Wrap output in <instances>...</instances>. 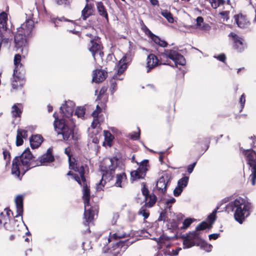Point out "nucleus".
<instances>
[{"label":"nucleus","mask_w":256,"mask_h":256,"mask_svg":"<svg viewBox=\"0 0 256 256\" xmlns=\"http://www.w3.org/2000/svg\"><path fill=\"white\" fill-rule=\"evenodd\" d=\"M78 173L81 178L83 185L82 198L84 206V216L85 222H84V224L88 226L89 224L93 222L94 216L96 214L98 215L99 206L96 203H90V186L87 184L85 177L86 170H81Z\"/></svg>","instance_id":"obj_1"},{"label":"nucleus","mask_w":256,"mask_h":256,"mask_svg":"<svg viewBox=\"0 0 256 256\" xmlns=\"http://www.w3.org/2000/svg\"><path fill=\"white\" fill-rule=\"evenodd\" d=\"M34 27L32 20H26L18 28L14 36V48L16 52L22 54H26L28 52V38L31 34Z\"/></svg>","instance_id":"obj_2"},{"label":"nucleus","mask_w":256,"mask_h":256,"mask_svg":"<svg viewBox=\"0 0 256 256\" xmlns=\"http://www.w3.org/2000/svg\"><path fill=\"white\" fill-rule=\"evenodd\" d=\"M29 148H27L20 156L15 157L12 162V173L19 177L20 170L24 175L28 170L36 166V160Z\"/></svg>","instance_id":"obj_3"},{"label":"nucleus","mask_w":256,"mask_h":256,"mask_svg":"<svg viewBox=\"0 0 256 256\" xmlns=\"http://www.w3.org/2000/svg\"><path fill=\"white\" fill-rule=\"evenodd\" d=\"M252 204L247 200L238 197L234 200L229 202L226 207L228 212H234V216L235 220L240 224L248 217L252 208Z\"/></svg>","instance_id":"obj_4"},{"label":"nucleus","mask_w":256,"mask_h":256,"mask_svg":"<svg viewBox=\"0 0 256 256\" xmlns=\"http://www.w3.org/2000/svg\"><path fill=\"white\" fill-rule=\"evenodd\" d=\"M55 131L57 136L61 138L60 140L72 142H76L78 140L76 134H74V130L66 123V120L64 118L59 119L56 118L54 122Z\"/></svg>","instance_id":"obj_5"},{"label":"nucleus","mask_w":256,"mask_h":256,"mask_svg":"<svg viewBox=\"0 0 256 256\" xmlns=\"http://www.w3.org/2000/svg\"><path fill=\"white\" fill-rule=\"evenodd\" d=\"M5 212L0 214V225L2 226L4 229L10 232H16L19 231V226L22 224V218L18 220L13 215V212L9 208L4 209Z\"/></svg>","instance_id":"obj_6"},{"label":"nucleus","mask_w":256,"mask_h":256,"mask_svg":"<svg viewBox=\"0 0 256 256\" xmlns=\"http://www.w3.org/2000/svg\"><path fill=\"white\" fill-rule=\"evenodd\" d=\"M183 239L184 248H188L197 246L206 252H210L212 248V246L202 239L200 236V233L196 232H190L186 236H183Z\"/></svg>","instance_id":"obj_7"},{"label":"nucleus","mask_w":256,"mask_h":256,"mask_svg":"<svg viewBox=\"0 0 256 256\" xmlns=\"http://www.w3.org/2000/svg\"><path fill=\"white\" fill-rule=\"evenodd\" d=\"M119 158L114 156L110 158V164L108 166H100V170L102 172V178L99 184L104 187L107 182H110L114 178L115 172L118 166Z\"/></svg>","instance_id":"obj_8"},{"label":"nucleus","mask_w":256,"mask_h":256,"mask_svg":"<svg viewBox=\"0 0 256 256\" xmlns=\"http://www.w3.org/2000/svg\"><path fill=\"white\" fill-rule=\"evenodd\" d=\"M65 154L68 157L70 168L76 172H79L87 168V159L84 156H80L76 157H72L70 150L66 148Z\"/></svg>","instance_id":"obj_9"},{"label":"nucleus","mask_w":256,"mask_h":256,"mask_svg":"<svg viewBox=\"0 0 256 256\" xmlns=\"http://www.w3.org/2000/svg\"><path fill=\"white\" fill-rule=\"evenodd\" d=\"M26 82V78L24 72L16 71L14 70L12 77L11 78L10 83L12 88L14 90H22Z\"/></svg>","instance_id":"obj_10"},{"label":"nucleus","mask_w":256,"mask_h":256,"mask_svg":"<svg viewBox=\"0 0 256 256\" xmlns=\"http://www.w3.org/2000/svg\"><path fill=\"white\" fill-rule=\"evenodd\" d=\"M87 48L94 60L96 55H98L101 58H102L104 56V47L100 39L90 40L88 44Z\"/></svg>","instance_id":"obj_11"},{"label":"nucleus","mask_w":256,"mask_h":256,"mask_svg":"<svg viewBox=\"0 0 256 256\" xmlns=\"http://www.w3.org/2000/svg\"><path fill=\"white\" fill-rule=\"evenodd\" d=\"M161 56H166L168 62H169V58L172 60L176 65L184 66L186 62L184 56L179 54L177 50H174L165 49Z\"/></svg>","instance_id":"obj_12"},{"label":"nucleus","mask_w":256,"mask_h":256,"mask_svg":"<svg viewBox=\"0 0 256 256\" xmlns=\"http://www.w3.org/2000/svg\"><path fill=\"white\" fill-rule=\"evenodd\" d=\"M228 36L232 39V48L238 52H242L246 48V43L242 37L234 32H230Z\"/></svg>","instance_id":"obj_13"},{"label":"nucleus","mask_w":256,"mask_h":256,"mask_svg":"<svg viewBox=\"0 0 256 256\" xmlns=\"http://www.w3.org/2000/svg\"><path fill=\"white\" fill-rule=\"evenodd\" d=\"M162 54V52H161L159 54L160 59L155 54H150L148 56L146 60L147 68H148L147 70L148 72L159 64H169L168 63V60H164L166 58V56H161Z\"/></svg>","instance_id":"obj_14"},{"label":"nucleus","mask_w":256,"mask_h":256,"mask_svg":"<svg viewBox=\"0 0 256 256\" xmlns=\"http://www.w3.org/2000/svg\"><path fill=\"white\" fill-rule=\"evenodd\" d=\"M242 154L246 158L247 164L252 168L256 167V152L252 148L244 149L240 148Z\"/></svg>","instance_id":"obj_15"},{"label":"nucleus","mask_w":256,"mask_h":256,"mask_svg":"<svg viewBox=\"0 0 256 256\" xmlns=\"http://www.w3.org/2000/svg\"><path fill=\"white\" fill-rule=\"evenodd\" d=\"M52 152V148H48L46 153L42 154L39 159L36 160V166L44 164L45 163H50L54 162L55 159Z\"/></svg>","instance_id":"obj_16"},{"label":"nucleus","mask_w":256,"mask_h":256,"mask_svg":"<svg viewBox=\"0 0 256 256\" xmlns=\"http://www.w3.org/2000/svg\"><path fill=\"white\" fill-rule=\"evenodd\" d=\"M96 13L94 4H86L81 12V18L86 21L90 17L94 16Z\"/></svg>","instance_id":"obj_17"},{"label":"nucleus","mask_w":256,"mask_h":256,"mask_svg":"<svg viewBox=\"0 0 256 256\" xmlns=\"http://www.w3.org/2000/svg\"><path fill=\"white\" fill-rule=\"evenodd\" d=\"M170 176L167 174L160 176L158 180L156 186L163 194L166 192L167 186L168 182H170Z\"/></svg>","instance_id":"obj_18"},{"label":"nucleus","mask_w":256,"mask_h":256,"mask_svg":"<svg viewBox=\"0 0 256 256\" xmlns=\"http://www.w3.org/2000/svg\"><path fill=\"white\" fill-rule=\"evenodd\" d=\"M234 18L235 22L240 28H246L250 24V21L246 15L239 14L234 15Z\"/></svg>","instance_id":"obj_19"},{"label":"nucleus","mask_w":256,"mask_h":256,"mask_svg":"<svg viewBox=\"0 0 256 256\" xmlns=\"http://www.w3.org/2000/svg\"><path fill=\"white\" fill-rule=\"evenodd\" d=\"M97 12L101 18L107 22H109L108 14L107 8L102 2H96Z\"/></svg>","instance_id":"obj_20"},{"label":"nucleus","mask_w":256,"mask_h":256,"mask_svg":"<svg viewBox=\"0 0 256 256\" xmlns=\"http://www.w3.org/2000/svg\"><path fill=\"white\" fill-rule=\"evenodd\" d=\"M108 76V72L104 70L96 69L93 72L92 81L98 83L105 80Z\"/></svg>","instance_id":"obj_21"},{"label":"nucleus","mask_w":256,"mask_h":256,"mask_svg":"<svg viewBox=\"0 0 256 256\" xmlns=\"http://www.w3.org/2000/svg\"><path fill=\"white\" fill-rule=\"evenodd\" d=\"M128 183V178L124 172L116 174L115 177V182L114 186L117 188H122Z\"/></svg>","instance_id":"obj_22"},{"label":"nucleus","mask_w":256,"mask_h":256,"mask_svg":"<svg viewBox=\"0 0 256 256\" xmlns=\"http://www.w3.org/2000/svg\"><path fill=\"white\" fill-rule=\"evenodd\" d=\"M17 214L16 218L22 216L24 212V198L22 195L18 196L15 199Z\"/></svg>","instance_id":"obj_23"},{"label":"nucleus","mask_w":256,"mask_h":256,"mask_svg":"<svg viewBox=\"0 0 256 256\" xmlns=\"http://www.w3.org/2000/svg\"><path fill=\"white\" fill-rule=\"evenodd\" d=\"M60 110L66 117L70 118L74 112V104L72 102H67L60 107Z\"/></svg>","instance_id":"obj_24"},{"label":"nucleus","mask_w":256,"mask_h":256,"mask_svg":"<svg viewBox=\"0 0 256 256\" xmlns=\"http://www.w3.org/2000/svg\"><path fill=\"white\" fill-rule=\"evenodd\" d=\"M128 66L127 62V56H124L118 62V71L117 74L114 76V79H115L117 77V75H120L124 72L126 70Z\"/></svg>","instance_id":"obj_25"},{"label":"nucleus","mask_w":256,"mask_h":256,"mask_svg":"<svg viewBox=\"0 0 256 256\" xmlns=\"http://www.w3.org/2000/svg\"><path fill=\"white\" fill-rule=\"evenodd\" d=\"M28 138V131L18 128L16 132V146H18L22 145L24 143V139H26Z\"/></svg>","instance_id":"obj_26"},{"label":"nucleus","mask_w":256,"mask_h":256,"mask_svg":"<svg viewBox=\"0 0 256 256\" xmlns=\"http://www.w3.org/2000/svg\"><path fill=\"white\" fill-rule=\"evenodd\" d=\"M44 140L43 137L40 134L32 135L30 138V145L32 149L38 148Z\"/></svg>","instance_id":"obj_27"},{"label":"nucleus","mask_w":256,"mask_h":256,"mask_svg":"<svg viewBox=\"0 0 256 256\" xmlns=\"http://www.w3.org/2000/svg\"><path fill=\"white\" fill-rule=\"evenodd\" d=\"M210 144V138H204L203 140L198 139L196 142V144L200 147L202 150L206 151L209 148Z\"/></svg>","instance_id":"obj_28"},{"label":"nucleus","mask_w":256,"mask_h":256,"mask_svg":"<svg viewBox=\"0 0 256 256\" xmlns=\"http://www.w3.org/2000/svg\"><path fill=\"white\" fill-rule=\"evenodd\" d=\"M146 174L138 170H132L130 172V179L132 181H135L140 179L144 178Z\"/></svg>","instance_id":"obj_29"},{"label":"nucleus","mask_w":256,"mask_h":256,"mask_svg":"<svg viewBox=\"0 0 256 256\" xmlns=\"http://www.w3.org/2000/svg\"><path fill=\"white\" fill-rule=\"evenodd\" d=\"M150 38L157 45L162 48H166L168 46V42L162 40L159 36L153 34Z\"/></svg>","instance_id":"obj_30"},{"label":"nucleus","mask_w":256,"mask_h":256,"mask_svg":"<svg viewBox=\"0 0 256 256\" xmlns=\"http://www.w3.org/2000/svg\"><path fill=\"white\" fill-rule=\"evenodd\" d=\"M157 200V197L154 194H151L148 196L147 198L145 199V206L148 208L152 207L156 204Z\"/></svg>","instance_id":"obj_31"},{"label":"nucleus","mask_w":256,"mask_h":256,"mask_svg":"<svg viewBox=\"0 0 256 256\" xmlns=\"http://www.w3.org/2000/svg\"><path fill=\"white\" fill-rule=\"evenodd\" d=\"M148 162L149 161L148 160H143L140 162H139L138 164V167L137 169L146 175L150 166Z\"/></svg>","instance_id":"obj_32"},{"label":"nucleus","mask_w":256,"mask_h":256,"mask_svg":"<svg viewBox=\"0 0 256 256\" xmlns=\"http://www.w3.org/2000/svg\"><path fill=\"white\" fill-rule=\"evenodd\" d=\"M104 140L107 145L109 146H112V141L114 139V136L108 130L104 131Z\"/></svg>","instance_id":"obj_33"},{"label":"nucleus","mask_w":256,"mask_h":256,"mask_svg":"<svg viewBox=\"0 0 256 256\" xmlns=\"http://www.w3.org/2000/svg\"><path fill=\"white\" fill-rule=\"evenodd\" d=\"M212 227H210V225L207 222L203 221L196 226L195 230L194 232H196L200 233V236L201 232L200 231L204 230L206 228L210 229Z\"/></svg>","instance_id":"obj_34"},{"label":"nucleus","mask_w":256,"mask_h":256,"mask_svg":"<svg viewBox=\"0 0 256 256\" xmlns=\"http://www.w3.org/2000/svg\"><path fill=\"white\" fill-rule=\"evenodd\" d=\"M126 236V233L118 230L114 234L110 236V238H108V241L110 242L112 240H118Z\"/></svg>","instance_id":"obj_35"},{"label":"nucleus","mask_w":256,"mask_h":256,"mask_svg":"<svg viewBox=\"0 0 256 256\" xmlns=\"http://www.w3.org/2000/svg\"><path fill=\"white\" fill-rule=\"evenodd\" d=\"M132 244V242H130L128 239L125 240H120L116 243V245L118 248H123L124 250H125Z\"/></svg>","instance_id":"obj_36"},{"label":"nucleus","mask_w":256,"mask_h":256,"mask_svg":"<svg viewBox=\"0 0 256 256\" xmlns=\"http://www.w3.org/2000/svg\"><path fill=\"white\" fill-rule=\"evenodd\" d=\"M108 98V95H104L102 96L97 98V100H98L100 101L98 104L104 108V110H106Z\"/></svg>","instance_id":"obj_37"},{"label":"nucleus","mask_w":256,"mask_h":256,"mask_svg":"<svg viewBox=\"0 0 256 256\" xmlns=\"http://www.w3.org/2000/svg\"><path fill=\"white\" fill-rule=\"evenodd\" d=\"M22 60L21 54H16L14 57V62L15 66L14 70H16V71L18 70V66H22V64L20 63Z\"/></svg>","instance_id":"obj_38"},{"label":"nucleus","mask_w":256,"mask_h":256,"mask_svg":"<svg viewBox=\"0 0 256 256\" xmlns=\"http://www.w3.org/2000/svg\"><path fill=\"white\" fill-rule=\"evenodd\" d=\"M218 209V208H217L216 209L214 210L208 217V223L210 225V227H212V225L214 224L216 218V214Z\"/></svg>","instance_id":"obj_39"},{"label":"nucleus","mask_w":256,"mask_h":256,"mask_svg":"<svg viewBox=\"0 0 256 256\" xmlns=\"http://www.w3.org/2000/svg\"><path fill=\"white\" fill-rule=\"evenodd\" d=\"M162 15L164 16L167 20L170 23L174 22V18L172 14L167 10H164L161 12Z\"/></svg>","instance_id":"obj_40"},{"label":"nucleus","mask_w":256,"mask_h":256,"mask_svg":"<svg viewBox=\"0 0 256 256\" xmlns=\"http://www.w3.org/2000/svg\"><path fill=\"white\" fill-rule=\"evenodd\" d=\"M12 113L14 117L18 118L20 116L22 111L18 106L17 104H14L12 107Z\"/></svg>","instance_id":"obj_41"},{"label":"nucleus","mask_w":256,"mask_h":256,"mask_svg":"<svg viewBox=\"0 0 256 256\" xmlns=\"http://www.w3.org/2000/svg\"><path fill=\"white\" fill-rule=\"evenodd\" d=\"M146 207L147 206H145V205L142 206L138 212V214L142 215L144 220L148 218L150 216V212L146 209Z\"/></svg>","instance_id":"obj_42"},{"label":"nucleus","mask_w":256,"mask_h":256,"mask_svg":"<svg viewBox=\"0 0 256 256\" xmlns=\"http://www.w3.org/2000/svg\"><path fill=\"white\" fill-rule=\"evenodd\" d=\"M209 2L213 8H216L221 5L224 4L225 1L224 0H210Z\"/></svg>","instance_id":"obj_43"},{"label":"nucleus","mask_w":256,"mask_h":256,"mask_svg":"<svg viewBox=\"0 0 256 256\" xmlns=\"http://www.w3.org/2000/svg\"><path fill=\"white\" fill-rule=\"evenodd\" d=\"M189 178L188 176H184L178 180V186H180V188H183L184 187H186L188 182Z\"/></svg>","instance_id":"obj_44"},{"label":"nucleus","mask_w":256,"mask_h":256,"mask_svg":"<svg viewBox=\"0 0 256 256\" xmlns=\"http://www.w3.org/2000/svg\"><path fill=\"white\" fill-rule=\"evenodd\" d=\"M86 113V108L84 107H78L76 110L74 114L78 118L84 117Z\"/></svg>","instance_id":"obj_45"},{"label":"nucleus","mask_w":256,"mask_h":256,"mask_svg":"<svg viewBox=\"0 0 256 256\" xmlns=\"http://www.w3.org/2000/svg\"><path fill=\"white\" fill-rule=\"evenodd\" d=\"M54 2L60 6H64V7H68L70 6V0H52Z\"/></svg>","instance_id":"obj_46"},{"label":"nucleus","mask_w":256,"mask_h":256,"mask_svg":"<svg viewBox=\"0 0 256 256\" xmlns=\"http://www.w3.org/2000/svg\"><path fill=\"white\" fill-rule=\"evenodd\" d=\"M249 178L252 184L255 185L256 183V167L252 168V174L250 176Z\"/></svg>","instance_id":"obj_47"},{"label":"nucleus","mask_w":256,"mask_h":256,"mask_svg":"<svg viewBox=\"0 0 256 256\" xmlns=\"http://www.w3.org/2000/svg\"><path fill=\"white\" fill-rule=\"evenodd\" d=\"M142 30L145 33V34L148 36L150 38L154 34L145 25L143 21H142Z\"/></svg>","instance_id":"obj_48"},{"label":"nucleus","mask_w":256,"mask_h":256,"mask_svg":"<svg viewBox=\"0 0 256 256\" xmlns=\"http://www.w3.org/2000/svg\"><path fill=\"white\" fill-rule=\"evenodd\" d=\"M104 110V108L98 104L96 106V109L92 112V116L94 118H98L99 114Z\"/></svg>","instance_id":"obj_49"},{"label":"nucleus","mask_w":256,"mask_h":256,"mask_svg":"<svg viewBox=\"0 0 256 256\" xmlns=\"http://www.w3.org/2000/svg\"><path fill=\"white\" fill-rule=\"evenodd\" d=\"M193 220L190 218H187L184 220L182 222V226L180 228L181 229L187 228L192 222Z\"/></svg>","instance_id":"obj_50"},{"label":"nucleus","mask_w":256,"mask_h":256,"mask_svg":"<svg viewBox=\"0 0 256 256\" xmlns=\"http://www.w3.org/2000/svg\"><path fill=\"white\" fill-rule=\"evenodd\" d=\"M142 192L143 194V196H144V199H146L148 196L150 194V192L148 190V188L146 186V184H143V186L142 188Z\"/></svg>","instance_id":"obj_51"},{"label":"nucleus","mask_w":256,"mask_h":256,"mask_svg":"<svg viewBox=\"0 0 256 256\" xmlns=\"http://www.w3.org/2000/svg\"><path fill=\"white\" fill-rule=\"evenodd\" d=\"M239 102L240 104V112H241L243 108H244L245 102H246V96L244 94H243L240 98Z\"/></svg>","instance_id":"obj_52"},{"label":"nucleus","mask_w":256,"mask_h":256,"mask_svg":"<svg viewBox=\"0 0 256 256\" xmlns=\"http://www.w3.org/2000/svg\"><path fill=\"white\" fill-rule=\"evenodd\" d=\"M2 150H3L2 154H3V156H4V158L8 162H9L10 161V152L6 148L5 149L3 148Z\"/></svg>","instance_id":"obj_53"},{"label":"nucleus","mask_w":256,"mask_h":256,"mask_svg":"<svg viewBox=\"0 0 256 256\" xmlns=\"http://www.w3.org/2000/svg\"><path fill=\"white\" fill-rule=\"evenodd\" d=\"M182 190H183V188L178 186L174 190V195L176 197L178 196H179L180 195Z\"/></svg>","instance_id":"obj_54"},{"label":"nucleus","mask_w":256,"mask_h":256,"mask_svg":"<svg viewBox=\"0 0 256 256\" xmlns=\"http://www.w3.org/2000/svg\"><path fill=\"white\" fill-rule=\"evenodd\" d=\"M140 138V130L138 128V132H134V134L130 135V138L134 140H138Z\"/></svg>","instance_id":"obj_55"},{"label":"nucleus","mask_w":256,"mask_h":256,"mask_svg":"<svg viewBox=\"0 0 256 256\" xmlns=\"http://www.w3.org/2000/svg\"><path fill=\"white\" fill-rule=\"evenodd\" d=\"M168 218V216L166 214V212H162L160 214V216L158 218V221H166V219Z\"/></svg>","instance_id":"obj_56"},{"label":"nucleus","mask_w":256,"mask_h":256,"mask_svg":"<svg viewBox=\"0 0 256 256\" xmlns=\"http://www.w3.org/2000/svg\"><path fill=\"white\" fill-rule=\"evenodd\" d=\"M214 58L223 62H225L226 59V54L223 53L218 54L217 56H214Z\"/></svg>","instance_id":"obj_57"},{"label":"nucleus","mask_w":256,"mask_h":256,"mask_svg":"<svg viewBox=\"0 0 256 256\" xmlns=\"http://www.w3.org/2000/svg\"><path fill=\"white\" fill-rule=\"evenodd\" d=\"M116 86H117V84H116V81L112 80L111 81L110 88V91L111 93L112 94L115 92V90H116Z\"/></svg>","instance_id":"obj_58"},{"label":"nucleus","mask_w":256,"mask_h":256,"mask_svg":"<svg viewBox=\"0 0 256 256\" xmlns=\"http://www.w3.org/2000/svg\"><path fill=\"white\" fill-rule=\"evenodd\" d=\"M168 115L166 116L167 120L168 122H170L173 120L174 117V112L172 110H170V112H168Z\"/></svg>","instance_id":"obj_59"},{"label":"nucleus","mask_w":256,"mask_h":256,"mask_svg":"<svg viewBox=\"0 0 256 256\" xmlns=\"http://www.w3.org/2000/svg\"><path fill=\"white\" fill-rule=\"evenodd\" d=\"M107 91V88L106 86H102L100 91V94L98 97H100L104 95H108L106 92Z\"/></svg>","instance_id":"obj_60"},{"label":"nucleus","mask_w":256,"mask_h":256,"mask_svg":"<svg viewBox=\"0 0 256 256\" xmlns=\"http://www.w3.org/2000/svg\"><path fill=\"white\" fill-rule=\"evenodd\" d=\"M196 162H194V163L188 166V168H187V172L188 174H191L192 172V171L194 169V168L196 166Z\"/></svg>","instance_id":"obj_61"},{"label":"nucleus","mask_w":256,"mask_h":256,"mask_svg":"<svg viewBox=\"0 0 256 256\" xmlns=\"http://www.w3.org/2000/svg\"><path fill=\"white\" fill-rule=\"evenodd\" d=\"M200 29L204 31H208L210 30V27L208 24H204L202 26L199 27Z\"/></svg>","instance_id":"obj_62"},{"label":"nucleus","mask_w":256,"mask_h":256,"mask_svg":"<svg viewBox=\"0 0 256 256\" xmlns=\"http://www.w3.org/2000/svg\"><path fill=\"white\" fill-rule=\"evenodd\" d=\"M178 227V224L177 222L175 220H172L170 221V228L172 229V230H175Z\"/></svg>","instance_id":"obj_63"},{"label":"nucleus","mask_w":256,"mask_h":256,"mask_svg":"<svg viewBox=\"0 0 256 256\" xmlns=\"http://www.w3.org/2000/svg\"><path fill=\"white\" fill-rule=\"evenodd\" d=\"M72 178H74V179L78 182V184H80V185L82 186V180H81V178L79 177V176L76 174H74V176H72Z\"/></svg>","instance_id":"obj_64"}]
</instances>
